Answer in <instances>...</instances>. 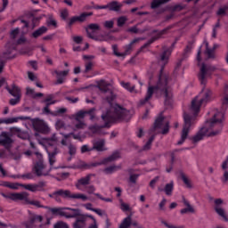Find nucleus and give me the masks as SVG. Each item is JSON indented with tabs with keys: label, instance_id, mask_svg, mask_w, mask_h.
<instances>
[{
	"label": "nucleus",
	"instance_id": "f257e3e1",
	"mask_svg": "<svg viewBox=\"0 0 228 228\" xmlns=\"http://www.w3.org/2000/svg\"><path fill=\"white\" fill-rule=\"evenodd\" d=\"M216 70H222V69L208 64L200 65V73L198 74V77L200 83L203 85V87L200 94L191 101V113L183 114L184 124L182 129L181 138L177 142V145H183L186 141V138H188L190 128L193 124H195L197 113L200 111V106H202L204 102H210V101H213V91L207 88L206 84L208 83V79L211 77L213 72H216Z\"/></svg>",
	"mask_w": 228,
	"mask_h": 228
},
{
	"label": "nucleus",
	"instance_id": "f03ea898",
	"mask_svg": "<svg viewBox=\"0 0 228 228\" xmlns=\"http://www.w3.org/2000/svg\"><path fill=\"white\" fill-rule=\"evenodd\" d=\"M170 54H172L170 50H165L160 54L159 63L161 69L157 83L155 86H151L152 85V82H149L151 86L148 87L145 98L140 101L141 104H147V102L152 99L154 94H156V95H160V97H164L166 106H170L172 102H174V93H172V86H170V76L163 73V68L168 63Z\"/></svg>",
	"mask_w": 228,
	"mask_h": 228
},
{
	"label": "nucleus",
	"instance_id": "7ed1b4c3",
	"mask_svg": "<svg viewBox=\"0 0 228 228\" xmlns=\"http://www.w3.org/2000/svg\"><path fill=\"white\" fill-rule=\"evenodd\" d=\"M224 112L216 111L212 118L207 120L205 127H202L191 140L192 143H199L204 140V136H218L222 133L224 125Z\"/></svg>",
	"mask_w": 228,
	"mask_h": 228
},
{
	"label": "nucleus",
	"instance_id": "20e7f679",
	"mask_svg": "<svg viewBox=\"0 0 228 228\" xmlns=\"http://www.w3.org/2000/svg\"><path fill=\"white\" fill-rule=\"evenodd\" d=\"M131 117H133L131 111L120 107V105L115 104L110 107L106 114L102 115V118L103 122H105V125L102 126L97 125L91 126H89V131H92V133H99L101 127H108L110 122H129Z\"/></svg>",
	"mask_w": 228,
	"mask_h": 228
},
{
	"label": "nucleus",
	"instance_id": "39448f33",
	"mask_svg": "<svg viewBox=\"0 0 228 228\" xmlns=\"http://www.w3.org/2000/svg\"><path fill=\"white\" fill-rule=\"evenodd\" d=\"M5 199H10L11 200H22L24 204H28L29 206H35V208H42L47 209V206H44L42 202L38 200H29V194L28 192L20 193H10L8 195L3 194Z\"/></svg>",
	"mask_w": 228,
	"mask_h": 228
},
{
	"label": "nucleus",
	"instance_id": "423d86ee",
	"mask_svg": "<svg viewBox=\"0 0 228 228\" xmlns=\"http://www.w3.org/2000/svg\"><path fill=\"white\" fill-rule=\"evenodd\" d=\"M46 152L49 156V163L53 167L56 163V154H58V148H56V143H58V136L53 134L52 137L45 139Z\"/></svg>",
	"mask_w": 228,
	"mask_h": 228
},
{
	"label": "nucleus",
	"instance_id": "0eeeda50",
	"mask_svg": "<svg viewBox=\"0 0 228 228\" xmlns=\"http://www.w3.org/2000/svg\"><path fill=\"white\" fill-rule=\"evenodd\" d=\"M48 213L54 216H64L65 218H76L79 215V209L70 208H46Z\"/></svg>",
	"mask_w": 228,
	"mask_h": 228
},
{
	"label": "nucleus",
	"instance_id": "6e6552de",
	"mask_svg": "<svg viewBox=\"0 0 228 228\" xmlns=\"http://www.w3.org/2000/svg\"><path fill=\"white\" fill-rule=\"evenodd\" d=\"M7 188H11V190H19V187L24 188L28 191H32L33 193L37 191H45V187L47 186V183L41 181L38 183H28V184H20V183H7Z\"/></svg>",
	"mask_w": 228,
	"mask_h": 228
},
{
	"label": "nucleus",
	"instance_id": "1a4fd4ad",
	"mask_svg": "<svg viewBox=\"0 0 228 228\" xmlns=\"http://www.w3.org/2000/svg\"><path fill=\"white\" fill-rule=\"evenodd\" d=\"M35 154L37 160L36 161L32 169L34 174H36L37 177H45L49 175L52 167H50V169H47V166L44 164V157L41 155L40 152H36Z\"/></svg>",
	"mask_w": 228,
	"mask_h": 228
},
{
	"label": "nucleus",
	"instance_id": "9d476101",
	"mask_svg": "<svg viewBox=\"0 0 228 228\" xmlns=\"http://www.w3.org/2000/svg\"><path fill=\"white\" fill-rule=\"evenodd\" d=\"M168 131H170L168 121L165 120L163 116H159L155 120L154 126L150 130V133L151 134H152V133H161V134H167Z\"/></svg>",
	"mask_w": 228,
	"mask_h": 228
},
{
	"label": "nucleus",
	"instance_id": "9b49d317",
	"mask_svg": "<svg viewBox=\"0 0 228 228\" xmlns=\"http://www.w3.org/2000/svg\"><path fill=\"white\" fill-rule=\"evenodd\" d=\"M15 45L8 43L5 45V51L0 54V74L3 72V69H4V61L15 58V55H13V51H15Z\"/></svg>",
	"mask_w": 228,
	"mask_h": 228
},
{
	"label": "nucleus",
	"instance_id": "f8f14e48",
	"mask_svg": "<svg viewBox=\"0 0 228 228\" xmlns=\"http://www.w3.org/2000/svg\"><path fill=\"white\" fill-rule=\"evenodd\" d=\"M43 221H44V216L32 213L31 211H28V219L23 222V227L37 228L38 227L37 224H42Z\"/></svg>",
	"mask_w": 228,
	"mask_h": 228
},
{
	"label": "nucleus",
	"instance_id": "ddd939ff",
	"mask_svg": "<svg viewBox=\"0 0 228 228\" xmlns=\"http://www.w3.org/2000/svg\"><path fill=\"white\" fill-rule=\"evenodd\" d=\"M223 205H224V200H222V199L214 200V209H215L216 213H217V215L219 216L224 218V220L225 222H228V216L225 214V209H224V208H222Z\"/></svg>",
	"mask_w": 228,
	"mask_h": 228
},
{
	"label": "nucleus",
	"instance_id": "4468645a",
	"mask_svg": "<svg viewBox=\"0 0 228 228\" xmlns=\"http://www.w3.org/2000/svg\"><path fill=\"white\" fill-rule=\"evenodd\" d=\"M32 124H33L34 129L38 133H43L45 134L49 133V131L51 130L49 128V126L46 125L45 121L42 119L36 118L33 120Z\"/></svg>",
	"mask_w": 228,
	"mask_h": 228
},
{
	"label": "nucleus",
	"instance_id": "2eb2a0df",
	"mask_svg": "<svg viewBox=\"0 0 228 228\" xmlns=\"http://www.w3.org/2000/svg\"><path fill=\"white\" fill-rule=\"evenodd\" d=\"M94 174H88L87 175L78 179L75 183L77 190H83V188H86V186L90 184V182L92 181V177H94Z\"/></svg>",
	"mask_w": 228,
	"mask_h": 228
},
{
	"label": "nucleus",
	"instance_id": "dca6fc26",
	"mask_svg": "<svg viewBox=\"0 0 228 228\" xmlns=\"http://www.w3.org/2000/svg\"><path fill=\"white\" fill-rule=\"evenodd\" d=\"M48 197H50V199H54L56 202H61V197H62V199H69V190L60 189L48 194Z\"/></svg>",
	"mask_w": 228,
	"mask_h": 228
},
{
	"label": "nucleus",
	"instance_id": "f3484780",
	"mask_svg": "<svg viewBox=\"0 0 228 228\" xmlns=\"http://www.w3.org/2000/svg\"><path fill=\"white\" fill-rule=\"evenodd\" d=\"M96 86L102 92V94H113V91L111 90V84L106 82L105 80H99L96 82Z\"/></svg>",
	"mask_w": 228,
	"mask_h": 228
},
{
	"label": "nucleus",
	"instance_id": "a211bd4d",
	"mask_svg": "<svg viewBox=\"0 0 228 228\" xmlns=\"http://www.w3.org/2000/svg\"><path fill=\"white\" fill-rule=\"evenodd\" d=\"M141 40H143V38L138 37L132 40L130 44L125 45L124 46L125 52L122 53L123 58H126V56L131 54V53H133V48L134 47V44H138V42H140Z\"/></svg>",
	"mask_w": 228,
	"mask_h": 228
},
{
	"label": "nucleus",
	"instance_id": "6ab92c4d",
	"mask_svg": "<svg viewBox=\"0 0 228 228\" xmlns=\"http://www.w3.org/2000/svg\"><path fill=\"white\" fill-rule=\"evenodd\" d=\"M94 15L92 12H84L80 16H74L69 20V26H72L75 22H85L86 20V17H90Z\"/></svg>",
	"mask_w": 228,
	"mask_h": 228
},
{
	"label": "nucleus",
	"instance_id": "aec40b11",
	"mask_svg": "<svg viewBox=\"0 0 228 228\" xmlns=\"http://www.w3.org/2000/svg\"><path fill=\"white\" fill-rule=\"evenodd\" d=\"M11 143H13V140L10 137V134L2 132L0 134V145H4V147H10Z\"/></svg>",
	"mask_w": 228,
	"mask_h": 228
},
{
	"label": "nucleus",
	"instance_id": "412c9836",
	"mask_svg": "<svg viewBox=\"0 0 228 228\" xmlns=\"http://www.w3.org/2000/svg\"><path fill=\"white\" fill-rule=\"evenodd\" d=\"M106 141L104 139H100L94 142L93 151H97L98 152H103L104 151H108L106 148Z\"/></svg>",
	"mask_w": 228,
	"mask_h": 228
},
{
	"label": "nucleus",
	"instance_id": "4be33fe9",
	"mask_svg": "<svg viewBox=\"0 0 228 228\" xmlns=\"http://www.w3.org/2000/svg\"><path fill=\"white\" fill-rule=\"evenodd\" d=\"M6 90L9 92L12 97H22V93H20V88L15 84H12L11 86H6Z\"/></svg>",
	"mask_w": 228,
	"mask_h": 228
},
{
	"label": "nucleus",
	"instance_id": "5701e85b",
	"mask_svg": "<svg viewBox=\"0 0 228 228\" xmlns=\"http://www.w3.org/2000/svg\"><path fill=\"white\" fill-rule=\"evenodd\" d=\"M86 220H88V216H80L77 218L76 222L73 224L74 228H85L86 227Z\"/></svg>",
	"mask_w": 228,
	"mask_h": 228
},
{
	"label": "nucleus",
	"instance_id": "b1692460",
	"mask_svg": "<svg viewBox=\"0 0 228 228\" xmlns=\"http://www.w3.org/2000/svg\"><path fill=\"white\" fill-rule=\"evenodd\" d=\"M68 199L79 200L83 202H86V200H88V196L84 193H72V191L68 190Z\"/></svg>",
	"mask_w": 228,
	"mask_h": 228
},
{
	"label": "nucleus",
	"instance_id": "393cba45",
	"mask_svg": "<svg viewBox=\"0 0 228 228\" xmlns=\"http://www.w3.org/2000/svg\"><path fill=\"white\" fill-rule=\"evenodd\" d=\"M185 208H183L180 210L181 215H186V213H195V208L191 204H190V201H188L186 199H183V200Z\"/></svg>",
	"mask_w": 228,
	"mask_h": 228
},
{
	"label": "nucleus",
	"instance_id": "a878e982",
	"mask_svg": "<svg viewBox=\"0 0 228 228\" xmlns=\"http://www.w3.org/2000/svg\"><path fill=\"white\" fill-rule=\"evenodd\" d=\"M159 191H165L166 195L168 197L172 196V192L174 191V182H170L165 185V188L159 187Z\"/></svg>",
	"mask_w": 228,
	"mask_h": 228
},
{
	"label": "nucleus",
	"instance_id": "bb28decb",
	"mask_svg": "<svg viewBox=\"0 0 228 228\" xmlns=\"http://www.w3.org/2000/svg\"><path fill=\"white\" fill-rule=\"evenodd\" d=\"M86 31L87 37H89V35H92V32L95 33V31H101V25L97 23H91L87 25V27H86Z\"/></svg>",
	"mask_w": 228,
	"mask_h": 228
},
{
	"label": "nucleus",
	"instance_id": "cd10ccee",
	"mask_svg": "<svg viewBox=\"0 0 228 228\" xmlns=\"http://www.w3.org/2000/svg\"><path fill=\"white\" fill-rule=\"evenodd\" d=\"M120 85L121 86H123V88H125V90H127L128 92H130V94H138V92L135 89L136 86H133L131 85V83L124 82V81H121Z\"/></svg>",
	"mask_w": 228,
	"mask_h": 228
},
{
	"label": "nucleus",
	"instance_id": "c85d7f7f",
	"mask_svg": "<svg viewBox=\"0 0 228 228\" xmlns=\"http://www.w3.org/2000/svg\"><path fill=\"white\" fill-rule=\"evenodd\" d=\"M120 8H122V4L117 1L111 2L107 4V9L110 12H119Z\"/></svg>",
	"mask_w": 228,
	"mask_h": 228
},
{
	"label": "nucleus",
	"instance_id": "c756f323",
	"mask_svg": "<svg viewBox=\"0 0 228 228\" xmlns=\"http://www.w3.org/2000/svg\"><path fill=\"white\" fill-rule=\"evenodd\" d=\"M168 31V28H164L163 30H160L159 32L157 33V36L152 37L147 45H145L143 47H147V45H151L153 42H156L158 38H161L163 35H167V32Z\"/></svg>",
	"mask_w": 228,
	"mask_h": 228
},
{
	"label": "nucleus",
	"instance_id": "7c9ffc66",
	"mask_svg": "<svg viewBox=\"0 0 228 228\" xmlns=\"http://www.w3.org/2000/svg\"><path fill=\"white\" fill-rule=\"evenodd\" d=\"M120 168H122L120 166H116V165H112L110 167H107L103 169L104 174H106L107 175H110L115 172H117L118 170H120Z\"/></svg>",
	"mask_w": 228,
	"mask_h": 228
},
{
	"label": "nucleus",
	"instance_id": "2f4dec72",
	"mask_svg": "<svg viewBox=\"0 0 228 228\" xmlns=\"http://www.w3.org/2000/svg\"><path fill=\"white\" fill-rule=\"evenodd\" d=\"M120 159V152L115 151L110 156L105 158V163L108 165V163H111L113 161H117V159Z\"/></svg>",
	"mask_w": 228,
	"mask_h": 228
},
{
	"label": "nucleus",
	"instance_id": "473e14b6",
	"mask_svg": "<svg viewBox=\"0 0 228 228\" xmlns=\"http://www.w3.org/2000/svg\"><path fill=\"white\" fill-rule=\"evenodd\" d=\"M45 33H47V27H41L39 28L38 29L35 30L33 33H32V37L34 38H38V37H42V35H45Z\"/></svg>",
	"mask_w": 228,
	"mask_h": 228
},
{
	"label": "nucleus",
	"instance_id": "72a5a7b5",
	"mask_svg": "<svg viewBox=\"0 0 228 228\" xmlns=\"http://www.w3.org/2000/svg\"><path fill=\"white\" fill-rule=\"evenodd\" d=\"M170 0H152L151 4V10H156V8H159L161 4H165L168 3Z\"/></svg>",
	"mask_w": 228,
	"mask_h": 228
},
{
	"label": "nucleus",
	"instance_id": "f704fd0d",
	"mask_svg": "<svg viewBox=\"0 0 228 228\" xmlns=\"http://www.w3.org/2000/svg\"><path fill=\"white\" fill-rule=\"evenodd\" d=\"M46 26H53V28H58V22L54 20V16L53 14L46 15Z\"/></svg>",
	"mask_w": 228,
	"mask_h": 228
},
{
	"label": "nucleus",
	"instance_id": "c9c22d12",
	"mask_svg": "<svg viewBox=\"0 0 228 228\" xmlns=\"http://www.w3.org/2000/svg\"><path fill=\"white\" fill-rule=\"evenodd\" d=\"M132 218L131 216L126 217L119 225V228H129L131 227Z\"/></svg>",
	"mask_w": 228,
	"mask_h": 228
},
{
	"label": "nucleus",
	"instance_id": "e433bc0d",
	"mask_svg": "<svg viewBox=\"0 0 228 228\" xmlns=\"http://www.w3.org/2000/svg\"><path fill=\"white\" fill-rule=\"evenodd\" d=\"M227 10H228L227 5L220 7L216 12L217 17H225V15H227Z\"/></svg>",
	"mask_w": 228,
	"mask_h": 228
},
{
	"label": "nucleus",
	"instance_id": "4c0bfd02",
	"mask_svg": "<svg viewBox=\"0 0 228 228\" xmlns=\"http://www.w3.org/2000/svg\"><path fill=\"white\" fill-rule=\"evenodd\" d=\"M205 45H206L205 54H207L208 58H215V51L209 49V43L205 42Z\"/></svg>",
	"mask_w": 228,
	"mask_h": 228
},
{
	"label": "nucleus",
	"instance_id": "58836bf2",
	"mask_svg": "<svg viewBox=\"0 0 228 228\" xmlns=\"http://www.w3.org/2000/svg\"><path fill=\"white\" fill-rule=\"evenodd\" d=\"M155 135H151L148 142L142 147V151H151V147H152V142H154Z\"/></svg>",
	"mask_w": 228,
	"mask_h": 228
},
{
	"label": "nucleus",
	"instance_id": "ea45409f",
	"mask_svg": "<svg viewBox=\"0 0 228 228\" xmlns=\"http://www.w3.org/2000/svg\"><path fill=\"white\" fill-rule=\"evenodd\" d=\"M193 49V42L188 43L187 46L185 47L183 51V58H188V54L191 53V50Z\"/></svg>",
	"mask_w": 228,
	"mask_h": 228
},
{
	"label": "nucleus",
	"instance_id": "a19ab883",
	"mask_svg": "<svg viewBox=\"0 0 228 228\" xmlns=\"http://www.w3.org/2000/svg\"><path fill=\"white\" fill-rule=\"evenodd\" d=\"M86 117V110H80L76 113L75 115V120L76 122H79L82 118H85Z\"/></svg>",
	"mask_w": 228,
	"mask_h": 228
},
{
	"label": "nucleus",
	"instance_id": "79ce46f5",
	"mask_svg": "<svg viewBox=\"0 0 228 228\" xmlns=\"http://www.w3.org/2000/svg\"><path fill=\"white\" fill-rule=\"evenodd\" d=\"M85 127H86V123H85V121H77V123H75V127L73 128V131H77V129H85Z\"/></svg>",
	"mask_w": 228,
	"mask_h": 228
},
{
	"label": "nucleus",
	"instance_id": "37998d69",
	"mask_svg": "<svg viewBox=\"0 0 228 228\" xmlns=\"http://www.w3.org/2000/svg\"><path fill=\"white\" fill-rule=\"evenodd\" d=\"M72 168H90V165L85 161H78L77 165L73 166Z\"/></svg>",
	"mask_w": 228,
	"mask_h": 228
},
{
	"label": "nucleus",
	"instance_id": "c03bdc74",
	"mask_svg": "<svg viewBox=\"0 0 228 228\" xmlns=\"http://www.w3.org/2000/svg\"><path fill=\"white\" fill-rule=\"evenodd\" d=\"M120 209L122 211H132V208L129 204L124 202L123 200H120Z\"/></svg>",
	"mask_w": 228,
	"mask_h": 228
},
{
	"label": "nucleus",
	"instance_id": "a18cd8bd",
	"mask_svg": "<svg viewBox=\"0 0 228 228\" xmlns=\"http://www.w3.org/2000/svg\"><path fill=\"white\" fill-rule=\"evenodd\" d=\"M53 99H54V96L52 94L46 97V99L45 100V102H46L47 106H51V104H56V102H58V101L53 100Z\"/></svg>",
	"mask_w": 228,
	"mask_h": 228
},
{
	"label": "nucleus",
	"instance_id": "49530a36",
	"mask_svg": "<svg viewBox=\"0 0 228 228\" xmlns=\"http://www.w3.org/2000/svg\"><path fill=\"white\" fill-rule=\"evenodd\" d=\"M68 151H69V156H71V157L76 156V152L77 151V148H76V145L70 143L68 146Z\"/></svg>",
	"mask_w": 228,
	"mask_h": 228
},
{
	"label": "nucleus",
	"instance_id": "de8ad7c7",
	"mask_svg": "<svg viewBox=\"0 0 228 228\" xmlns=\"http://www.w3.org/2000/svg\"><path fill=\"white\" fill-rule=\"evenodd\" d=\"M89 115L90 120H94L95 118V108H92L90 110H86V116Z\"/></svg>",
	"mask_w": 228,
	"mask_h": 228
},
{
	"label": "nucleus",
	"instance_id": "09e8293b",
	"mask_svg": "<svg viewBox=\"0 0 228 228\" xmlns=\"http://www.w3.org/2000/svg\"><path fill=\"white\" fill-rule=\"evenodd\" d=\"M222 104L224 108L228 106V91L227 90H225L223 94Z\"/></svg>",
	"mask_w": 228,
	"mask_h": 228
},
{
	"label": "nucleus",
	"instance_id": "8fccbe9b",
	"mask_svg": "<svg viewBox=\"0 0 228 228\" xmlns=\"http://www.w3.org/2000/svg\"><path fill=\"white\" fill-rule=\"evenodd\" d=\"M95 186L94 185H88L86 187V191L88 195L95 194Z\"/></svg>",
	"mask_w": 228,
	"mask_h": 228
},
{
	"label": "nucleus",
	"instance_id": "3c124183",
	"mask_svg": "<svg viewBox=\"0 0 228 228\" xmlns=\"http://www.w3.org/2000/svg\"><path fill=\"white\" fill-rule=\"evenodd\" d=\"M53 228H69V224L63 221H59L53 225Z\"/></svg>",
	"mask_w": 228,
	"mask_h": 228
},
{
	"label": "nucleus",
	"instance_id": "603ef678",
	"mask_svg": "<svg viewBox=\"0 0 228 228\" xmlns=\"http://www.w3.org/2000/svg\"><path fill=\"white\" fill-rule=\"evenodd\" d=\"M126 22H127V18L126 16H121L118 19V28H122V26H124V24H126Z\"/></svg>",
	"mask_w": 228,
	"mask_h": 228
},
{
	"label": "nucleus",
	"instance_id": "864d4df0",
	"mask_svg": "<svg viewBox=\"0 0 228 228\" xmlns=\"http://www.w3.org/2000/svg\"><path fill=\"white\" fill-rule=\"evenodd\" d=\"M88 218H91L92 224L89 225L88 228H99V224H97V219L93 216H88Z\"/></svg>",
	"mask_w": 228,
	"mask_h": 228
},
{
	"label": "nucleus",
	"instance_id": "5fc2aeb1",
	"mask_svg": "<svg viewBox=\"0 0 228 228\" xmlns=\"http://www.w3.org/2000/svg\"><path fill=\"white\" fill-rule=\"evenodd\" d=\"M182 180L183 181L184 184L187 186V188H193V185L191 184V181L186 177V175H182Z\"/></svg>",
	"mask_w": 228,
	"mask_h": 228
},
{
	"label": "nucleus",
	"instance_id": "6e6d98bb",
	"mask_svg": "<svg viewBox=\"0 0 228 228\" xmlns=\"http://www.w3.org/2000/svg\"><path fill=\"white\" fill-rule=\"evenodd\" d=\"M15 98H12L10 100L9 103L11 104V106H15V104H19V102H20V98L22 96H14Z\"/></svg>",
	"mask_w": 228,
	"mask_h": 228
},
{
	"label": "nucleus",
	"instance_id": "4d7b16f0",
	"mask_svg": "<svg viewBox=\"0 0 228 228\" xmlns=\"http://www.w3.org/2000/svg\"><path fill=\"white\" fill-rule=\"evenodd\" d=\"M218 28H220V20H217V22L213 28V32H212L213 38H216V31Z\"/></svg>",
	"mask_w": 228,
	"mask_h": 228
},
{
	"label": "nucleus",
	"instance_id": "13d9d810",
	"mask_svg": "<svg viewBox=\"0 0 228 228\" xmlns=\"http://www.w3.org/2000/svg\"><path fill=\"white\" fill-rule=\"evenodd\" d=\"M69 69H67V70H63V71H58V70H56L55 71V74H56V76H57V77H65L66 76H69Z\"/></svg>",
	"mask_w": 228,
	"mask_h": 228
},
{
	"label": "nucleus",
	"instance_id": "bf43d9fd",
	"mask_svg": "<svg viewBox=\"0 0 228 228\" xmlns=\"http://www.w3.org/2000/svg\"><path fill=\"white\" fill-rule=\"evenodd\" d=\"M56 129H63L65 127V122L61 119H59L55 123Z\"/></svg>",
	"mask_w": 228,
	"mask_h": 228
},
{
	"label": "nucleus",
	"instance_id": "052dcab7",
	"mask_svg": "<svg viewBox=\"0 0 228 228\" xmlns=\"http://www.w3.org/2000/svg\"><path fill=\"white\" fill-rule=\"evenodd\" d=\"M161 224H163V225L167 228H184V225L175 226L174 224L167 223V221H161Z\"/></svg>",
	"mask_w": 228,
	"mask_h": 228
},
{
	"label": "nucleus",
	"instance_id": "680f3d73",
	"mask_svg": "<svg viewBox=\"0 0 228 228\" xmlns=\"http://www.w3.org/2000/svg\"><path fill=\"white\" fill-rule=\"evenodd\" d=\"M101 165H107L105 159H102L100 162H94V163L89 164L90 168H92V167H101Z\"/></svg>",
	"mask_w": 228,
	"mask_h": 228
},
{
	"label": "nucleus",
	"instance_id": "e2e57ef3",
	"mask_svg": "<svg viewBox=\"0 0 228 228\" xmlns=\"http://www.w3.org/2000/svg\"><path fill=\"white\" fill-rule=\"evenodd\" d=\"M113 20H107L103 23L104 28H106L107 29H111L113 28Z\"/></svg>",
	"mask_w": 228,
	"mask_h": 228
},
{
	"label": "nucleus",
	"instance_id": "0e129e2a",
	"mask_svg": "<svg viewBox=\"0 0 228 228\" xmlns=\"http://www.w3.org/2000/svg\"><path fill=\"white\" fill-rule=\"evenodd\" d=\"M51 225V219L47 218L45 223L39 224V228H49Z\"/></svg>",
	"mask_w": 228,
	"mask_h": 228
},
{
	"label": "nucleus",
	"instance_id": "69168bd1",
	"mask_svg": "<svg viewBox=\"0 0 228 228\" xmlns=\"http://www.w3.org/2000/svg\"><path fill=\"white\" fill-rule=\"evenodd\" d=\"M61 19L66 20L67 17H69V10L63 9L62 11H61Z\"/></svg>",
	"mask_w": 228,
	"mask_h": 228
},
{
	"label": "nucleus",
	"instance_id": "338daca9",
	"mask_svg": "<svg viewBox=\"0 0 228 228\" xmlns=\"http://www.w3.org/2000/svg\"><path fill=\"white\" fill-rule=\"evenodd\" d=\"M222 169L225 172L228 169V156L226 157V159L224 160V162L222 163L221 166Z\"/></svg>",
	"mask_w": 228,
	"mask_h": 228
},
{
	"label": "nucleus",
	"instance_id": "774afa93",
	"mask_svg": "<svg viewBox=\"0 0 228 228\" xmlns=\"http://www.w3.org/2000/svg\"><path fill=\"white\" fill-rule=\"evenodd\" d=\"M221 181H222V183H224V184H225L228 182V171L224 172Z\"/></svg>",
	"mask_w": 228,
	"mask_h": 228
}]
</instances>
